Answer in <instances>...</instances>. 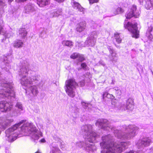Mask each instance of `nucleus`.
<instances>
[{"label":"nucleus","mask_w":153,"mask_h":153,"mask_svg":"<svg viewBox=\"0 0 153 153\" xmlns=\"http://www.w3.org/2000/svg\"><path fill=\"white\" fill-rule=\"evenodd\" d=\"M24 122L22 120L18 123L16 124L5 131L6 139L9 142H12L15 140L19 134H23L25 135H30L34 140H37L40 137H42V132L39 131L36 129V127L32 123H27L21 128V131H18L19 127Z\"/></svg>","instance_id":"nucleus-1"},{"label":"nucleus","mask_w":153,"mask_h":153,"mask_svg":"<svg viewBox=\"0 0 153 153\" xmlns=\"http://www.w3.org/2000/svg\"><path fill=\"white\" fill-rule=\"evenodd\" d=\"M96 126L105 130H111L118 138L122 140H129L133 138L137 134L139 128L134 125L128 126H123L120 130L115 129L108 124V121L105 119H99L95 123Z\"/></svg>","instance_id":"nucleus-2"},{"label":"nucleus","mask_w":153,"mask_h":153,"mask_svg":"<svg viewBox=\"0 0 153 153\" xmlns=\"http://www.w3.org/2000/svg\"><path fill=\"white\" fill-rule=\"evenodd\" d=\"M102 142L100 145L103 149L101 153H121L123 150L127 148L129 142H121L115 143L110 135L102 137Z\"/></svg>","instance_id":"nucleus-3"},{"label":"nucleus","mask_w":153,"mask_h":153,"mask_svg":"<svg viewBox=\"0 0 153 153\" xmlns=\"http://www.w3.org/2000/svg\"><path fill=\"white\" fill-rule=\"evenodd\" d=\"M29 65L26 61H25L22 63L21 68L19 71V75L21 79L20 83L24 86L27 87L33 84L32 79L29 77H26V76L31 71L29 70Z\"/></svg>","instance_id":"nucleus-4"},{"label":"nucleus","mask_w":153,"mask_h":153,"mask_svg":"<svg viewBox=\"0 0 153 153\" xmlns=\"http://www.w3.org/2000/svg\"><path fill=\"white\" fill-rule=\"evenodd\" d=\"M1 86L3 88L0 90V98H7L11 101L15 100V93L12 83L6 82L1 83Z\"/></svg>","instance_id":"nucleus-5"},{"label":"nucleus","mask_w":153,"mask_h":153,"mask_svg":"<svg viewBox=\"0 0 153 153\" xmlns=\"http://www.w3.org/2000/svg\"><path fill=\"white\" fill-rule=\"evenodd\" d=\"M93 128L91 124L85 125L81 127V130L83 134L87 136V141L94 143L99 136L93 132Z\"/></svg>","instance_id":"nucleus-6"},{"label":"nucleus","mask_w":153,"mask_h":153,"mask_svg":"<svg viewBox=\"0 0 153 153\" xmlns=\"http://www.w3.org/2000/svg\"><path fill=\"white\" fill-rule=\"evenodd\" d=\"M77 84L74 79H70L65 81L64 88L68 96L74 97L75 95V90Z\"/></svg>","instance_id":"nucleus-7"},{"label":"nucleus","mask_w":153,"mask_h":153,"mask_svg":"<svg viewBox=\"0 0 153 153\" xmlns=\"http://www.w3.org/2000/svg\"><path fill=\"white\" fill-rule=\"evenodd\" d=\"M137 23L132 24L128 22L127 24H124V26L125 28H127L129 31L132 34V36L136 38L139 37V31L137 27Z\"/></svg>","instance_id":"nucleus-8"},{"label":"nucleus","mask_w":153,"mask_h":153,"mask_svg":"<svg viewBox=\"0 0 153 153\" xmlns=\"http://www.w3.org/2000/svg\"><path fill=\"white\" fill-rule=\"evenodd\" d=\"M152 142V138L149 137H145L138 140L137 145L138 149H143L145 147L150 145Z\"/></svg>","instance_id":"nucleus-9"},{"label":"nucleus","mask_w":153,"mask_h":153,"mask_svg":"<svg viewBox=\"0 0 153 153\" xmlns=\"http://www.w3.org/2000/svg\"><path fill=\"white\" fill-rule=\"evenodd\" d=\"M133 102V99L131 98H129L127 100L126 105L123 102H121L118 106V108L122 111L126 110L132 111L134 108Z\"/></svg>","instance_id":"nucleus-10"},{"label":"nucleus","mask_w":153,"mask_h":153,"mask_svg":"<svg viewBox=\"0 0 153 153\" xmlns=\"http://www.w3.org/2000/svg\"><path fill=\"white\" fill-rule=\"evenodd\" d=\"M76 146L79 148L83 147L84 149L88 152H93L96 149V147L94 144L85 143L83 141H79L76 143Z\"/></svg>","instance_id":"nucleus-11"},{"label":"nucleus","mask_w":153,"mask_h":153,"mask_svg":"<svg viewBox=\"0 0 153 153\" xmlns=\"http://www.w3.org/2000/svg\"><path fill=\"white\" fill-rule=\"evenodd\" d=\"M13 121L14 120L13 119H9L7 117H1L0 118V134L1 131L10 126Z\"/></svg>","instance_id":"nucleus-12"},{"label":"nucleus","mask_w":153,"mask_h":153,"mask_svg":"<svg viewBox=\"0 0 153 153\" xmlns=\"http://www.w3.org/2000/svg\"><path fill=\"white\" fill-rule=\"evenodd\" d=\"M99 34V33L97 31H94L92 32L85 42L86 45L88 46H94L95 44L96 39Z\"/></svg>","instance_id":"nucleus-13"},{"label":"nucleus","mask_w":153,"mask_h":153,"mask_svg":"<svg viewBox=\"0 0 153 153\" xmlns=\"http://www.w3.org/2000/svg\"><path fill=\"white\" fill-rule=\"evenodd\" d=\"M140 13V11L137 10V7L135 5H133L131 8L130 11L126 13V16L127 19H130L133 16L135 18H138Z\"/></svg>","instance_id":"nucleus-14"},{"label":"nucleus","mask_w":153,"mask_h":153,"mask_svg":"<svg viewBox=\"0 0 153 153\" xmlns=\"http://www.w3.org/2000/svg\"><path fill=\"white\" fill-rule=\"evenodd\" d=\"M12 108L10 102L6 101H2L0 102V109L1 112H7L10 111Z\"/></svg>","instance_id":"nucleus-15"},{"label":"nucleus","mask_w":153,"mask_h":153,"mask_svg":"<svg viewBox=\"0 0 153 153\" xmlns=\"http://www.w3.org/2000/svg\"><path fill=\"white\" fill-rule=\"evenodd\" d=\"M29 95L31 99L36 97L39 94L38 87L37 85H33L30 86L29 88Z\"/></svg>","instance_id":"nucleus-16"},{"label":"nucleus","mask_w":153,"mask_h":153,"mask_svg":"<svg viewBox=\"0 0 153 153\" xmlns=\"http://www.w3.org/2000/svg\"><path fill=\"white\" fill-rule=\"evenodd\" d=\"M140 4H143L144 2L145 6L147 10H152L153 8V0H138Z\"/></svg>","instance_id":"nucleus-17"},{"label":"nucleus","mask_w":153,"mask_h":153,"mask_svg":"<svg viewBox=\"0 0 153 153\" xmlns=\"http://www.w3.org/2000/svg\"><path fill=\"white\" fill-rule=\"evenodd\" d=\"M35 11L33 4H30L27 5L25 7L24 12L27 14H30Z\"/></svg>","instance_id":"nucleus-18"},{"label":"nucleus","mask_w":153,"mask_h":153,"mask_svg":"<svg viewBox=\"0 0 153 153\" xmlns=\"http://www.w3.org/2000/svg\"><path fill=\"white\" fill-rule=\"evenodd\" d=\"M51 153H61V151L56 145L52 143L50 146Z\"/></svg>","instance_id":"nucleus-19"},{"label":"nucleus","mask_w":153,"mask_h":153,"mask_svg":"<svg viewBox=\"0 0 153 153\" xmlns=\"http://www.w3.org/2000/svg\"><path fill=\"white\" fill-rule=\"evenodd\" d=\"M86 23L85 22H80L77 25L76 30L77 31L80 32L83 31L86 27Z\"/></svg>","instance_id":"nucleus-20"},{"label":"nucleus","mask_w":153,"mask_h":153,"mask_svg":"<svg viewBox=\"0 0 153 153\" xmlns=\"http://www.w3.org/2000/svg\"><path fill=\"white\" fill-rule=\"evenodd\" d=\"M37 4L41 7H44L49 3V0H37Z\"/></svg>","instance_id":"nucleus-21"},{"label":"nucleus","mask_w":153,"mask_h":153,"mask_svg":"<svg viewBox=\"0 0 153 153\" xmlns=\"http://www.w3.org/2000/svg\"><path fill=\"white\" fill-rule=\"evenodd\" d=\"M73 7L74 9L78 10L80 12H83L84 10L78 3L76 2H74Z\"/></svg>","instance_id":"nucleus-22"},{"label":"nucleus","mask_w":153,"mask_h":153,"mask_svg":"<svg viewBox=\"0 0 153 153\" xmlns=\"http://www.w3.org/2000/svg\"><path fill=\"white\" fill-rule=\"evenodd\" d=\"M153 30V27L152 26L149 27L146 33V35L148 37V39L151 40L153 38V36L152 34H151V32Z\"/></svg>","instance_id":"nucleus-23"},{"label":"nucleus","mask_w":153,"mask_h":153,"mask_svg":"<svg viewBox=\"0 0 153 153\" xmlns=\"http://www.w3.org/2000/svg\"><path fill=\"white\" fill-rule=\"evenodd\" d=\"M19 36L22 38H24L27 34V32L24 28H20L19 31Z\"/></svg>","instance_id":"nucleus-24"},{"label":"nucleus","mask_w":153,"mask_h":153,"mask_svg":"<svg viewBox=\"0 0 153 153\" xmlns=\"http://www.w3.org/2000/svg\"><path fill=\"white\" fill-rule=\"evenodd\" d=\"M23 43L21 40H17L14 42L13 46L16 48H21L23 47Z\"/></svg>","instance_id":"nucleus-25"},{"label":"nucleus","mask_w":153,"mask_h":153,"mask_svg":"<svg viewBox=\"0 0 153 153\" xmlns=\"http://www.w3.org/2000/svg\"><path fill=\"white\" fill-rule=\"evenodd\" d=\"M110 57L111 60L113 62H116L117 60V54L114 51L113 52L110 53Z\"/></svg>","instance_id":"nucleus-26"},{"label":"nucleus","mask_w":153,"mask_h":153,"mask_svg":"<svg viewBox=\"0 0 153 153\" xmlns=\"http://www.w3.org/2000/svg\"><path fill=\"white\" fill-rule=\"evenodd\" d=\"M62 44L64 46H65L71 47L73 46L72 42L70 40H63L62 41Z\"/></svg>","instance_id":"nucleus-27"},{"label":"nucleus","mask_w":153,"mask_h":153,"mask_svg":"<svg viewBox=\"0 0 153 153\" xmlns=\"http://www.w3.org/2000/svg\"><path fill=\"white\" fill-rule=\"evenodd\" d=\"M16 107L19 109V112L17 113V115H20L21 113V111L23 110L22 104L20 102H18L16 104Z\"/></svg>","instance_id":"nucleus-28"},{"label":"nucleus","mask_w":153,"mask_h":153,"mask_svg":"<svg viewBox=\"0 0 153 153\" xmlns=\"http://www.w3.org/2000/svg\"><path fill=\"white\" fill-rule=\"evenodd\" d=\"M82 105L85 109L88 110H90L91 107V105L90 104L86 103L84 102H82Z\"/></svg>","instance_id":"nucleus-29"},{"label":"nucleus","mask_w":153,"mask_h":153,"mask_svg":"<svg viewBox=\"0 0 153 153\" xmlns=\"http://www.w3.org/2000/svg\"><path fill=\"white\" fill-rule=\"evenodd\" d=\"M76 111H74L72 113V115L74 118H76L79 116V109L77 108H74Z\"/></svg>","instance_id":"nucleus-30"},{"label":"nucleus","mask_w":153,"mask_h":153,"mask_svg":"<svg viewBox=\"0 0 153 153\" xmlns=\"http://www.w3.org/2000/svg\"><path fill=\"white\" fill-rule=\"evenodd\" d=\"M124 10L122 8L118 7L114 13V15L121 14L122 13Z\"/></svg>","instance_id":"nucleus-31"},{"label":"nucleus","mask_w":153,"mask_h":153,"mask_svg":"<svg viewBox=\"0 0 153 153\" xmlns=\"http://www.w3.org/2000/svg\"><path fill=\"white\" fill-rule=\"evenodd\" d=\"M62 9H58L56 12L54 13L53 16L57 17L59 15H61L62 13Z\"/></svg>","instance_id":"nucleus-32"},{"label":"nucleus","mask_w":153,"mask_h":153,"mask_svg":"<svg viewBox=\"0 0 153 153\" xmlns=\"http://www.w3.org/2000/svg\"><path fill=\"white\" fill-rule=\"evenodd\" d=\"M115 38L117 42L118 43H120L121 42L122 39L120 38L119 34H115Z\"/></svg>","instance_id":"nucleus-33"},{"label":"nucleus","mask_w":153,"mask_h":153,"mask_svg":"<svg viewBox=\"0 0 153 153\" xmlns=\"http://www.w3.org/2000/svg\"><path fill=\"white\" fill-rule=\"evenodd\" d=\"M77 59L78 60L81 62L83 61L85 59L83 55L82 54H80L79 53L78 55Z\"/></svg>","instance_id":"nucleus-34"},{"label":"nucleus","mask_w":153,"mask_h":153,"mask_svg":"<svg viewBox=\"0 0 153 153\" xmlns=\"http://www.w3.org/2000/svg\"><path fill=\"white\" fill-rule=\"evenodd\" d=\"M30 78L32 79L33 82L34 81H38L39 79L38 76L37 75H35L34 76H32V77H30Z\"/></svg>","instance_id":"nucleus-35"},{"label":"nucleus","mask_w":153,"mask_h":153,"mask_svg":"<svg viewBox=\"0 0 153 153\" xmlns=\"http://www.w3.org/2000/svg\"><path fill=\"white\" fill-rule=\"evenodd\" d=\"M111 96H112V95L108 94L107 92H104L102 94V97L103 98H104V97H107V98H109L111 97Z\"/></svg>","instance_id":"nucleus-36"},{"label":"nucleus","mask_w":153,"mask_h":153,"mask_svg":"<svg viewBox=\"0 0 153 153\" xmlns=\"http://www.w3.org/2000/svg\"><path fill=\"white\" fill-rule=\"evenodd\" d=\"M79 54V53H74L70 57L73 59L77 58Z\"/></svg>","instance_id":"nucleus-37"},{"label":"nucleus","mask_w":153,"mask_h":153,"mask_svg":"<svg viewBox=\"0 0 153 153\" xmlns=\"http://www.w3.org/2000/svg\"><path fill=\"white\" fill-rule=\"evenodd\" d=\"M81 66L82 68L84 70H86L87 69V66L85 63L83 62L82 63L81 65Z\"/></svg>","instance_id":"nucleus-38"},{"label":"nucleus","mask_w":153,"mask_h":153,"mask_svg":"<svg viewBox=\"0 0 153 153\" xmlns=\"http://www.w3.org/2000/svg\"><path fill=\"white\" fill-rule=\"evenodd\" d=\"M46 33L44 31H43L40 33L39 35V36L42 38L46 37Z\"/></svg>","instance_id":"nucleus-39"},{"label":"nucleus","mask_w":153,"mask_h":153,"mask_svg":"<svg viewBox=\"0 0 153 153\" xmlns=\"http://www.w3.org/2000/svg\"><path fill=\"white\" fill-rule=\"evenodd\" d=\"M53 138L56 141L59 142H61V140L60 138L58 137H57L55 135L54 136H53Z\"/></svg>","instance_id":"nucleus-40"},{"label":"nucleus","mask_w":153,"mask_h":153,"mask_svg":"<svg viewBox=\"0 0 153 153\" xmlns=\"http://www.w3.org/2000/svg\"><path fill=\"white\" fill-rule=\"evenodd\" d=\"M108 49L110 53H111L113 52L114 51L113 49V48L110 46H108Z\"/></svg>","instance_id":"nucleus-41"},{"label":"nucleus","mask_w":153,"mask_h":153,"mask_svg":"<svg viewBox=\"0 0 153 153\" xmlns=\"http://www.w3.org/2000/svg\"><path fill=\"white\" fill-rule=\"evenodd\" d=\"M7 57H6L5 59H4V63L5 64V65H7L8 64H9L10 62V61H7Z\"/></svg>","instance_id":"nucleus-42"},{"label":"nucleus","mask_w":153,"mask_h":153,"mask_svg":"<svg viewBox=\"0 0 153 153\" xmlns=\"http://www.w3.org/2000/svg\"><path fill=\"white\" fill-rule=\"evenodd\" d=\"M79 85L81 87H82L84 85L85 82L84 81H82L79 83Z\"/></svg>","instance_id":"nucleus-43"},{"label":"nucleus","mask_w":153,"mask_h":153,"mask_svg":"<svg viewBox=\"0 0 153 153\" xmlns=\"http://www.w3.org/2000/svg\"><path fill=\"white\" fill-rule=\"evenodd\" d=\"M116 94L117 96H120L121 94V91L120 89L118 91L116 92Z\"/></svg>","instance_id":"nucleus-44"},{"label":"nucleus","mask_w":153,"mask_h":153,"mask_svg":"<svg viewBox=\"0 0 153 153\" xmlns=\"http://www.w3.org/2000/svg\"><path fill=\"white\" fill-rule=\"evenodd\" d=\"M90 3H93L98 2L99 0H89Z\"/></svg>","instance_id":"nucleus-45"},{"label":"nucleus","mask_w":153,"mask_h":153,"mask_svg":"<svg viewBox=\"0 0 153 153\" xmlns=\"http://www.w3.org/2000/svg\"><path fill=\"white\" fill-rule=\"evenodd\" d=\"M113 89L115 91V92L116 91H118L119 90H120V89L119 88V87H115L113 88Z\"/></svg>","instance_id":"nucleus-46"},{"label":"nucleus","mask_w":153,"mask_h":153,"mask_svg":"<svg viewBox=\"0 0 153 153\" xmlns=\"http://www.w3.org/2000/svg\"><path fill=\"white\" fill-rule=\"evenodd\" d=\"M12 36V33H7L6 34L7 37L10 38Z\"/></svg>","instance_id":"nucleus-47"},{"label":"nucleus","mask_w":153,"mask_h":153,"mask_svg":"<svg viewBox=\"0 0 153 153\" xmlns=\"http://www.w3.org/2000/svg\"><path fill=\"white\" fill-rule=\"evenodd\" d=\"M111 103L112 105L115 106L116 104V102L114 100H112L111 101Z\"/></svg>","instance_id":"nucleus-48"},{"label":"nucleus","mask_w":153,"mask_h":153,"mask_svg":"<svg viewBox=\"0 0 153 153\" xmlns=\"http://www.w3.org/2000/svg\"><path fill=\"white\" fill-rule=\"evenodd\" d=\"M3 27L1 25H0V34L3 31Z\"/></svg>","instance_id":"nucleus-49"},{"label":"nucleus","mask_w":153,"mask_h":153,"mask_svg":"<svg viewBox=\"0 0 153 153\" xmlns=\"http://www.w3.org/2000/svg\"><path fill=\"white\" fill-rule=\"evenodd\" d=\"M40 141L42 143H44L45 142V140L44 139H42L40 140Z\"/></svg>","instance_id":"nucleus-50"},{"label":"nucleus","mask_w":153,"mask_h":153,"mask_svg":"<svg viewBox=\"0 0 153 153\" xmlns=\"http://www.w3.org/2000/svg\"><path fill=\"white\" fill-rule=\"evenodd\" d=\"M150 152H153V146L150 149Z\"/></svg>","instance_id":"nucleus-51"},{"label":"nucleus","mask_w":153,"mask_h":153,"mask_svg":"<svg viewBox=\"0 0 153 153\" xmlns=\"http://www.w3.org/2000/svg\"><path fill=\"white\" fill-rule=\"evenodd\" d=\"M20 1L24 2L26 1V0H19Z\"/></svg>","instance_id":"nucleus-52"},{"label":"nucleus","mask_w":153,"mask_h":153,"mask_svg":"<svg viewBox=\"0 0 153 153\" xmlns=\"http://www.w3.org/2000/svg\"><path fill=\"white\" fill-rule=\"evenodd\" d=\"M13 0H8V1L10 2H12Z\"/></svg>","instance_id":"nucleus-53"},{"label":"nucleus","mask_w":153,"mask_h":153,"mask_svg":"<svg viewBox=\"0 0 153 153\" xmlns=\"http://www.w3.org/2000/svg\"><path fill=\"white\" fill-rule=\"evenodd\" d=\"M35 153H41L39 151H37Z\"/></svg>","instance_id":"nucleus-54"},{"label":"nucleus","mask_w":153,"mask_h":153,"mask_svg":"<svg viewBox=\"0 0 153 153\" xmlns=\"http://www.w3.org/2000/svg\"><path fill=\"white\" fill-rule=\"evenodd\" d=\"M94 25H95V27H94V26H93V28H94L96 27H97V25H96V24H95Z\"/></svg>","instance_id":"nucleus-55"},{"label":"nucleus","mask_w":153,"mask_h":153,"mask_svg":"<svg viewBox=\"0 0 153 153\" xmlns=\"http://www.w3.org/2000/svg\"><path fill=\"white\" fill-rule=\"evenodd\" d=\"M111 83H112V84H114V83L113 82H112Z\"/></svg>","instance_id":"nucleus-56"},{"label":"nucleus","mask_w":153,"mask_h":153,"mask_svg":"<svg viewBox=\"0 0 153 153\" xmlns=\"http://www.w3.org/2000/svg\"><path fill=\"white\" fill-rule=\"evenodd\" d=\"M152 74H153V72L152 71Z\"/></svg>","instance_id":"nucleus-57"},{"label":"nucleus","mask_w":153,"mask_h":153,"mask_svg":"<svg viewBox=\"0 0 153 153\" xmlns=\"http://www.w3.org/2000/svg\"><path fill=\"white\" fill-rule=\"evenodd\" d=\"M1 75V73L0 72V75Z\"/></svg>","instance_id":"nucleus-58"}]
</instances>
